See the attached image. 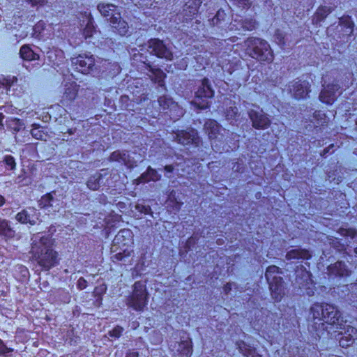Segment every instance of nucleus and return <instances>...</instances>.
<instances>
[{"label": "nucleus", "instance_id": "nucleus-40", "mask_svg": "<svg viewBox=\"0 0 357 357\" xmlns=\"http://www.w3.org/2000/svg\"><path fill=\"white\" fill-rule=\"evenodd\" d=\"M33 128L31 130V134L33 136V137L36 138V139H43L44 133L39 130V126L36 125H33Z\"/></svg>", "mask_w": 357, "mask_h": 357}, {"label": "nucleus", "instance_id": "nucleus-46", "mask_svg": "<svg viewBox=\"0 0 357 357\" xmlns=\"http://www.w3.org/2000/svg\"><path fill=\"white\" fill-rule=\"evenodd\" d=\"M146 176H149L151 178L153 177L157 176V172L155 169H152L151 167H148L146 172Z\"/></svg>", "mask_w": 357, "mask_h": 357}, {"label": "nucleus", "instance_id": "nucleus-31", "mask_svg": "<svg viewBox=\"0 0 357 357\" xmlns=\"http://www.w3.org/2000/svg\"><path fill=\"white\" fill-rule=\"evenodd\" d=\"M120 249L122 250V252H119L111 257L112 261L114 263L124 260L125 258L130 257L133 252L132 248H125Z\"/></svg>", "mask_w": 357, "mask_h": 357}, {"label": "nucleus", "instance_id": "nucleus-9", "mask_svg": "<svg viewBox=\"0 0 357 357\" xmlns=\"http://www.w3.org/2000/svg\"><path fill=\"white\" fill-rule=\"evenodd\" d=\"M287 90L294 98L296 100L303 99L311 91L310 84L306 79L297 78L288 84Z\"/></svg>", "mask_w": 357, "mask_h": 357}, {"label": "nucleus", "instance_id": "nucleus-35", "mask_svg": "<svg viewBox=\"0 0 357 357\" xmlns=\"http://www.w3.org/2000/svg\"><path fill=\"white\" fill-rule=\"evenodd\" d=\"M8 170H13L15 168L16 162L15 158L10 155H5L1 162Z\"/></svg>", "mask_w": 357, "mask_h": 357}, {"label": "nucleus", "instance_id": "nucleus-60", "mask_svg": "<svg viewBox=\"0 0 357 357\" xmlns=\"http://www.w3.org/2000/svg\"><path fill=\"white\" fill-rule=\"evenodd\" d=\"M355 123H356V130L357 131V118H356V119L355 121Z\"/></svg>", "mask_w": 357, "mask_h": 357}, {"label": "nucleus", "instance_id": "nucleus-25", "mask_svg": "<svg viewBox=\"0 0 357 357\" xmlns=\"http://www.w3.org/2000/svg\"><path fill=\"white\" fill-rule=\"evenodd\" d=\"M158 103L160 105V106L163 109H178V116H182L183 115V111L181 109L178 108L177 104L174 102L172 100V99L167 96H160L159 98H158Z\"/></svg>", "mask_w": 357, "mask_h": 357}, {"label": "nucleus", "instance_id": "nucleus-64", "mask_svg": "<svg viewBox=\"0 0 357 357\" xmlns=\"http://www.w3.org/2000/svg\"><path fill=\"white\" fill-rule=\"evenodd\" d=\"M327 151H327V150H326V149H325V150H324V153H326Z\"/></svg>", "mask_w": 357, "mask_h": 357}, {"label": "nucleus", "instance_id": "nucleus-38", "mask_svg": "<svg viewBox=\"0 0 357 357\" xmlns=\"http://www.w3.org/2000/svg\"><path fill=\"white\" fill-rule=\"evenodd\" d=\"M340 24L344 26L346 29H349V31H347L348 32H349V34L352 33L354 24L349 17H346L344 18L341 19Z\"/></svg>", "mask_w": 357, "mask_h": 357}, {"label": "nucleus", "instance_id": "nucleus-36", "mask_svg": "<svg viewBox=\"0 0 357 357\" xmlns=\"http://www.w3.org/2000/svg\"><path fill=\"white\" fill-rule=\"evenodd\" d=\"M94 31L95 26L93 25V20L90 18L88 20L86 26L83 30V35L86 38H90L92 36Z\"/></svg>", "mask_w": 357, "mask_h": 357}, {"label": "nucleus", "instance_id": "nucleus-41", "mask_svg": "<svg viewBox=\"0 0 357 357\" xmlns=\"http://www.w3.org/2000/svg\"><path fill=\"white\" fill-rule=\"evenodd\" d=\"M123 331V328L121 326H116L112 330L109 332V335L111 337L119 338Z\"/></svg>", "mask_w": 357, "mask_h": 357}, {"label": "nucleus", "instance_id": "nucleus-21", "mask_svg": "<svg viewBox=\"0 0 357 357\" xmlns=\"http://www.w3.org/2000/svg\"><path fill=\"white\" fill-rule=\"evenodd\" d=\"M176 192L172 190L167 197L165 202L166 207L167 210L171 212L176 213L178 212L183 205V202L181 199L176 197Z\"/></svg>", "mask_w": 357, "mask_h": 357}, {"label": "nucleus", "instance_id": "nucleus-39", "mask_svg": "<svg viewBox=\"0 0 357 357\" xmlns=\"http://www.w3.org/2000/svg\"><path fill=\"white\" fill-rule=\"evenodd\" d=\"M257 23L253 20L245 19L242 22V28L247 31H252L256 28Z\"/></svg>", "mask_w": 357, "mask_h": 357}, {"label": "nucleus", "instance_id": "nucleus-58", "mask_svg": "<svg viewBox=\"0 0 357 357\" xmlns=\"http://www.w3.org/2000/svg\"><path fill=\"white\" fill-rule=\"evenodd\" d=\"M5 203V199L3 196L0 195V206H3Z\"/></svg>", "mask_w": 357, "mask_h": 357}, {"label": "nucleus", "instance_id": "nucleus-2", "mask_svg": "<svg viewBox=\"0 0 357 357\" xmlns=\"http://www.w3.org/2000/svg\"><path fill=\"white\" fill-rule=\"evenodd\" d=\"M31 241V253L43 271H48L59 264V253L53 248L55 241L52 236L37 233Z\"/></svg>", "mask_w": 357, "mask_h": 357}, {"label": "nucleus", "instance_id": "nucleus-42", "mask_svg": "<svg viewBox=\"0 0 357 357\" xmlns=\"http://www.w3.org/2000/svg\"><path fill=\"white\" fill-rule=\"evenodd\" d=\"M136 209L138 210L141 213H144L145 215L151 214V208L149 205H144L142 204H137Z\"/></svg>", "mask_w": 357, "mask_h": 357}, {"label": "nucleus", "instance_id": "nucleus-27", "mask_svg": "<svg viewBox=\"0 0 357 357\" xmlns=\"http://www.w3.org/2000/svg\"><path fill=\"white\" fill-rule=\"evenodd\" d=\"M98 10L100 14L104 17H112V15L117 13L116 12V6L114 4L100 3L98 5Z\"/></svg>", "mask_w": 357, "mask_h": 357}, {"label": "nucleus", "instance_id": "nucleus-55", "mask_svg": "<svg viewBox=\"0 0 357 357\" xmlns=\"http://www.w3.org/2000/svg\"><path fill=\"white\" fill-rule=\"evenodd\" d=\"M165 170L167 172V173H171L174 170V167L172 165H167L165 167Z\"/></svg>", "mask_w": 357, "mask_h": 357}, {"label": "nucleus", "instance_id": "nucleus-6", "mask_svg": "<svg viewBox=\"0 0 357 357\" xmlns=\"http://www.w3.org/2000/svg\"><path fill=\"white\" fill-rule=\"evenodd\" d=\"M148 304V292L146 284L136 281L132 285V292L127 298V305L133 310L141 312Z\"/></svg>", "mask_w": 357, "mask_h": 357}, {"label": "nucleus", "instance_id": "nucleus-33", "mask_svg": "<svg viewBox=\"0 0 357 357\" xmlns=\"http://www.w3.org/2000/svg\"><path fill=\"white\" fill-rule=\"evenodd\" d=\"M225 114L226 119L227 121H230L231 123L233 121H236L239 116L238 108L234 105V104L227 107Z\"/></svg>", "mask_w": 357, "mask_h": 357}, {"label": "nucleus", "instance_id": "nucleus-11", "mask_svg": "<svg viewBox=\"0 0 357 357\" xmlns=\"http://www.w3.org/2000/svg\"><path fill=\"white\" fill-rule=\"evenodd\" d=\"M248 116L252 122V126L254 128L257 130L267 129L271 121L268 114L264 113L262 109H249L248 111Z\"/></svg>", "mask_w": 357, "mask_h": 357}, {"label": "nucleus", "instance_id": "nucleus-62", "mask_svg": "<svg viewBox=\"0 0 357 357\" xmlns=\"http://www.w3.org/2000/svg\"><path fill=\"white\" fill-rule=\"evenodd\" d=\"M165 176H166V177H171L172 176H171V175H168V174H167V175H165Z\"/></svg>", "mask_w": 357, "mask_h": 357}, {"label": "nucleus", "instance_id": "nucleus-59", "mask_svg": "<svg viewBox=\"0 0 357 357\" xmlns=\"http://www.w3.org/2000/svg\"><path fill=\"white\" fill-rule=\"evenodd\" d=\"M137 182H134L133 183L138 185L142 180H135Z\"/></svg>", "mask_w": 357, "mask_h": 357}, {"label": "nucleus", "instance_id": "nucleus-34", "mask_svg": "<svg viewBox=\"0 0 357 357\" xmlns=\"http://www.w3.org/2000/svg\"><path fill=\"white\" fill-rule=\"evenodd\" d=\"M13 351V348L8 347L0 338V357H11Z\"/></svg>", "mask_w": 357, "mask_h": 357}, {"label": "nucleus", "instance_id": "nucleus-52", "mask_svg": "<svg viewBox=\"0 0 357 357\" xmlns=\"http://www.w3.org/2000/svg\"><path fill=\"white\" fill-rule=\"evenodd\" d=\"M231 289L232 284L230 282L225 284L223 287V291L226 294H229Z\"/></svg>", "mask_w": 357, "mask_h": 357}, {"label": "nucleus", "instance_id": "nucleus-32", "mask_svg": "<svg viewBox=\"0 0 357 357\" xmlns=\"http://www.w3.org/2000/svg\"><path fill=\"white\" fill-rule=\"evenodd\" d=\"M333 10V8L328 6H321L319 7L314 16V20L316 22H319L324 20Z\"/></svg>", "mask_w": 357, "mask_h": 357}, {"label": "nucleus", "instance_id": "nucleus-16", "mask_svg": "<svg viewBox=\"0 0 357 357\" xmlns=\"http://www.w3.org/2000/svg\"><path fill=\"white\" fill-rule=\"evenodd\" d=\"M72 63L77 71L87 74L94 66L95 61L92 56L79 55L72 59Z\"/></svg>", "mask_w": 357, "mask_h": 357}, {"label": "nucleus", "instance_id": "nucleus-30", "mask_svg": "<svg viewBox=\"0 0 357 357\" xmlns=\"http://www.w3.org/2000/svg\"><path fill=\"white\" fill-rule=\"evenodd\" d=\"M14 231L12 229L8 220L0 219V237L10 238L13 236Z\"/></svg>", "mask_w": 357, "mask_h": 357}, {"label": "nucleus", "instance_id": "nucleus-49", "mask_svg": "<svg viewBox=\"0 0 357 357\" xmlns=\"http://www.w3.org/2000/svg\"><path fill=\"white\" fill-rule=\"evenodd\" d=\"M18 268L24 277H26V275L29 274V270L25 266L20 265L19 266Z\"/></svg>", "mask_w": 357, "mask_h": 357}, {"label": "nucleus", "instance_id": "nucleus-43", "mask_svg": "<svg viewBox=\"0 0 357 357\" xmlns=\"http://www.w3.org/2000/svg\"><path fill=\"white\" fill-rule=\"evenodd\" d=\"M100 180H87L86 185L89 189L96 190L100 187Z\"/></svg>", "mask_w": 357, "mask_h": 357}, {"label": "nucleus", "instance_id": "nucleus-44", "mask_svg": "<svg viewBox=\"0 0 357 357\" xmlns=\"http://www.w3.org/2000/svg\"><path fill=\"white\" fill-rule=\"evenodd\" d=\"M275 40L278 45L284 46L285 45L284 36L280 31H277L275 34Z\"/></svg>", "mask_w": 357, "mask_h": 357}, {"label": "nucleus", "instance_id": "nucleus-14", "mask_svg": "<svg viewBox=\"0 0 357 357\" xmlns=\"http://www.w3.org/2000/svg\"><path fill=\"white\" fill-rule=\"evenodd\" d=\"M296 282L301 289H303L305 293L309 296H313L315 290V283L312 279V274L305 269L302 271V277L296 275Z\"/></svg>", "mask_w": 357, "mask_h": 357}, {"label": "nucleus", "instance_id": "nucleus-61", "mask_svg": "<svg viewBox=\"0 0 357 357\" xmlns=\"http://www.w3.org/2000/svg\"><path fill=\"white\" fill-rule=\"evenodd\" d=\"M137 178H138V179L144 178V175H142V176H140V177H138Z\"/></svg>", "mask_w": 357, "mask_h": 357}, {"label": "nucleus", "instance_id": "nucleus-51", "mask_svg": "<svg viewBox=\"0 0 357 357\" xmlns=\"http://www.w3.org/2000/svg\"><path fill=\"white\" fill-rule=\"evenodd\" d=\"M32 6L43 5L45 2V0H27Z\"/></svg>", "mask_w": 357, "mask_h": 357}, {"label": "nucleus", "instance_id": "nucleus-57", "mask_svg": "<svg viewBox=\"0 0 357 357\" xmlns=\"http://www.w3.org/2000/svg\"><path fill=\"white\" fill-rule=\"evenodd\" d=\"M4 118V116L2 113H0V130H1L3 127V125L2 123V120Z\"/></svg>", "mask_w": 357, "mask_h": 357}, {"label": "nucleus", "instance_id": "nucleus-19", "mask_svg": "<svg viewBox=\"0 0 357 357\" xmlns=\"http://www.w3.org/2000/svg\"><path fill=\"white\" fill-rule=\"evenodd\" d=\"M78 92L77 85L75 83H69L65 85L64 92L61 102L63 105H70L77 97Z\"/></svg>", "mask_w": 357, "mask_h": 357}, {"label": "nucleus", "instance_id": "nucleus-7", "mask_svg": "<svg viewBox=\"0 0 357 357\" xmlns=\"http://www.w3.org/2000/svg\"><path fill=\"white\" fill-rule=\"evenodd\" d=\"M214 96V91L211 84L207 78L202 80L200 86L195 93V98L193 100V105L199 109L208 108L210 106V99Z\"/></svg>", "mask_w": 357, "mask_h": 357}, {"label": "nucleus", "instance_id": "nucleus-18", "mask_svg": "<svg viewBox=\"0 0 357 357\" xmlns=\"http://www.w3.org/2000/svg\"><path fill=\"white\" fill-rule=\"evenodd\" d=\"M327 271L328 275L333 278L349 277L351 273L346 263L342 261L331 264L328 266Z\"/></svg>", "mask_w": 357, "mask_h": 357}, {"label": "nucleus", "instance_id": "nucleus-29", "mask_svg": "<svg viewBox=\"0 0 357 357\" xmlns=\"http://www.w3.org/2000/svg\"><path fill=\"white\" fill-rule=\"evenodd\" d=\"M20 55L22 59L26 61L37 60L39 59V55L35 53L29 46L23 45L20 50Z\"/></svg>", "mask_w": 357, "mask_h": 357}, {"label": "nucleus", "instance_id": "nucleus-26", "mask_svg": "<svg viewBox=\"0 0 357 357\" xmlns=\"http://www.w3.org/2000/svg\"><path fill=\"white\" fill-rule=\"evenodd\" d=\"M205 130L208 132L210 139H217L218 133L221 129L218 123L215 121L209 120L204 125Z\"/></svg>", "mask_w": 357, "mask_h": 357}, {"label": "nucleus", "instance_id": "nucleus-12", "mask_svg": "<svg viewBox=\"0 0 357 357\" xmlns=\"http://www.w3.org/2000/svg\"><path fill=\"white\" fill-rule=\"evenodd\" d=\"M60 201L56 197V192L52 191L42 196L38 201V205L40 208L45 209L49 213H56L59 211Z\"/></svg>", "mask_w": 357, "mask_h": 357}, {"label": "nucleus", "instance_id": "nucleus-8", "mask_svg": "<svg viewBox=\"0 0 357 357\" xmlns=\"http://www.w3.org/2000/svg\"><path fill=\"white\" fill-rule=\"evenodd\" d=\"M147 50L151 54L158 58L165 59L169 61L172 60L174 58L172 45L170 44H165L164 41L157 38L149 40Z\"/></svg>", "mask_w": 357, "mask_h": 357}, {"label": "nucleus", "instance_id": "nucleus-1", "mask_svg": "<svg viewBox=\"0 0 357 357\" xmlns=\"http://www.w3.org/2000/svg\"><path fill=\"white\" fill-rule=\"evenodd\" d=\"M310 317L314 321H323L321 323L322 326L327 324L337 330H344V333L339 334L342 335L339 340L340 346L343 348L352 345L354 340H357V328L351 326L344 327L342 313L333 304L318 302L313 303L310 308Z\"/></svg>", "mask_w": 357, "mask_h": 357}, {"label": "nucleus", "instance_id": "nucleus-48", "mask_svg": "<svg viewBox=\"0 0 357 357\" xmlns=\"http://www.w3.org/2000/svg\"><path fill=\"white\" fill-rule=\"evenodd\" d=\"M225 17V13L223 10H219L216 15H215V20H219L220 21H222L224 20Z\"/></svg>", "mask_w": 357, "mask_h": 357}, {"label": "nucleus", "instance_id": "nucleus-4", "mask_svg": "<svg viewBox=\"0 0 357 357\" xmlns=\"http://www.w3.org/2000/svg\"><path fill=\"white\" fill-rule=\"evenodd\" d=\"M282 274L281 268L275 265L267 267L265 273V278L269 285L271 296L275 302L280 301L284 295Z\"/></svg>", "mask_w": 357, "mask_h": 357}, {"label": "nucleus", "instance_id": "nucleus-50", "mask_svg": "<svg viewBox=\"0 0 357 357\" xmlns=\"http://www.w3.org/2000/svg\"><path fill=\"white\" fill-rule=\"evenodd\" d=\"M14 122H15V127L14 128V130L15 131H19L21 128L23 126V124L21 122V121L20 119H15L14 120Z\"/></svg>", "mask_w": 357, "mask_h": 357}, {"label": "nucleus", "instance_id": "nucleus-10", "mask_svg": "<svg viewBox=\"0 0 357 357\" xmlns=\"http://www.w3.org/2000/svg\"><path fill=\"white\" fill-rule=\"evenodd\" d=\"M142 160L141 155L137 153H129L127 151L121 152L116 151L110 155V160L118 162L125 165L128 167H133L137 165L138 161Z\"/></svg>", "mask_w": 357, "mask_h": 357}, {"label": "nucleus", "instance_id": "nucleus-63", "mask_svg": "<svg viewBox=\"0 0 357 357\" xmlns=\"http://www.w3.org/2000/svg\"><path fill=\"white\" fill-rule=\"evenodd\" d=\"M346 231H347V234H349V230H346Z\"/></svg>", "mask_w": 357, "mask_h": 357}, {"label": "nucleus", "instance_id": "nucleus-24", "mask_svg": "<svg viewBox=\"0 0 357 357\" xmlns=\"http://www.w3.org/2000/svg\"><path fill=\"white\" fill-rule=\"evenodd\" d=\"M197 136V132L194 130L190 132L181 131L176 134V141L183 145H187L193 142Z\"/></svg>", "mask_w": 357, "mask_h": 357}, {"label": "nucleus", "instance_id": "nucleus-13", "mask_svg": "<svg viewBox=\"0 0 357 357\" xmlns=\"http://www.w3.org/2000/svg\"><path fill=\"white\" fill-rule=\"evenodd\" d=\"M114 245L119 248H132L134 244V235L130 229H122L115 236L113 240Z\"/></svg>", "mask_w": 357, "mask_h": 357}, {"label": "nucleus", "instance_id": "nucleus-15", "mask_svg": "<svg viewBox=\"0 0 357 357\" xmlns=\"http://www.w3.org/2000/svg\"><path fill=\"white\" fill-rule=\"evenodd\" d=\"M319 94V100L326 104L332 105L340 94V86L337 84H331L324 86Z\"/></svg>", "mask_w": 357, "mask_h": 357}, {"label": "nucleus", "instance_id": "nucleus-5", "mask_svg": "<svg viewBox=\"0 0 357 357\" xmlns=\"http://www.w3.org/2000/svg\"><path fill=\"white\" fill-rule=\"evenodd\" d=\"M175 339L179 341L170 342L169 348L174 357H190L192 354V342L188 333L184 331H177L173 334Z\"/></svg>", "mask_w": 357, "mask_h": 357}, {"label": "nucleus", "instance_id": "nucleus-3", "mask_svg": "<svg viewBox=\"0 0 357 357\" xmlns=\"http://www.w3.org/2000/svg\"><path fill=\"white\" fill-rule=\"evenodd\" d=\"M247 53L259 61H271L273 55L269 44L259 38H249L244 42Z\"/></svg>", "mask_w": 357, "mask_h": 357}, {"label": "nucleus", "instance_id": "nucleus-23", "mask_svg": "<svg viewBox=\"0 0 357 357\" xmlns=\"http://www.w3.org/2000/svg\"><path fill=\"white\" fill-rule=\"evenodd\" d=\"M202 3V0H187L183 8L185 15L190 18L196 15Z\"/></svg>", "mask_w": 357, "mask_h": 357}, {"label": "nucleus", "instance_id": "nucleus-45", "mask_svg": "<svg viewBox=\"0 0 357 357\" xmlns=\"http://www.w3.org/2000/svg\"><path fill=\"white\" fill-rule=\"evenodd\" d=\"M88 282L84 278H80L77 280V287L79 290H83L87 287Z\"/></svg>", "mask_w": 357, "mask_h": 357}, {"label": "nucleus", "instance_id": "nucleus-20", "mask_svg": "<svg viewBox=\"0 0 357 357\" xmlns=\"http://www.w3.org/2000/svg\"><path fill=\"white\" fill-rule=\"evenodd\" d=\"M110 25L115 29L116 31L121 36H124L128 33V23L123 20L120 13H116L109 18Z\"/></svg>", "mask_w": 357, "mask_h": 357}, {"label": "nucleus", "instance_id": "nucleus-47", "mask_svg": "<svg viewBox=\"0 0 357 357\" xmlns=\"http://www.w3.org/2000/svg\"><path fill=\"white\" fill-rule=\"evenodd\" d=\"M244 169L243 162H236L234 164L232 169L235 172H241Z\"/></svg>", "mask_w": 357, "mask_h": 357}, {"label": "nucleus", "instance_id": "nucleus-56", "mask_svg": "<svg viewBox=\"0 0 357 357\" xmlns=\"http://www.w3.org/2000/svg\"><path fill=\"white\" fill-rule=\"evenodd\" d=\"M220 21L219 20H215V16L212 18L211 20V24L212 25H218V23L220 22Z\"/></svg>", "mask_w": 357, "mask_h": 357}, {"label": "nucleus", "instance_id": "nucleus-17", "mask_svg": "<svg viewBox=\"0 0 357 357\" xmlns=\"http://www.w3.org/2000/svg\"><path fill=\"white\" fill-rule=\"evenodd\" d=\"M15 218L22 224L35 225L39 220V213L33 208H28L19 212Z\"/></svg>", "mask_w": 357, "mask_h": 357}, {"label": "nucleus", "instance_id": "nucleus-22", "mask_svg": "<svg viewBox=\"0 0 357 357\" xmlns=\"http://www.w3.org/2000/svg\"><path fill=\"white\" fill-rule=\"evenodd\" d=\"M147 61H143V63L146 64ZM149 68L150 74L149 77L155 83H158L159 86H165L164 79L166 77L165 73L160 68H155L151 66L149 63H147Z\"/></svg>", "mask_w": 357, "mask_h": 357}, {"label": "nucleus", "instance_id": "nucleus-37", "mask_svg": "<svg viewBox=\"0 0 357 357\" xmlns=\"http://www.w3.org/2000/svg\"><path fill=\"white\" fill-rule=\"evenodd\" d=\"M17 79L15 76L5 77L4 75H0V84L6 87H10L14 83L17 82Z\"/></svg>", "mask_w": 357, "mask_h": 357}, {"label": "nucleus", "instance_id": "nucleus-53", "mask_svg": "<svg viewBox=\"0 0 357 357\" xmlns=\"http://www.w3.org/2000/svg\"><path fill=\"white\" fill-rule=\"evenodd\" d=\"M118 208L120 210L121 212L124 213L126 210L127 209L126 205L125 203L119 202L116 204Z\"/></svg>", "mask_w": 357, "mask_h": 357}, {"label": "nucleus", "instance_id": "nucleus-28", "mask_svg": "<svg viewBox=\"0 0 357 357\" xmlns=\"http://www.w3.org/2000/svg\"><path fill=\"white\" fill-rule=\"evenodd\" d=\"M311 255L307 250H292L289 251L286 255L288 260L291 259H309Z\"/></svg>", "mask_w": 357, "mask_h": 357}, {"label": "nucleus", "instance_id": "nucleus-54", "mask_svg": "<svg viewBox=\"0 0 357 357\" xmlns=\"http://www.w3.org/2000/svg\"><path fill=\"white\" fill-rule=\"evenodd\" d=\"M126 357H139V354L137 351H130L127 354Z\"/></svg>", "mask_w": 357, "mask_h": 357}]
</instances>
